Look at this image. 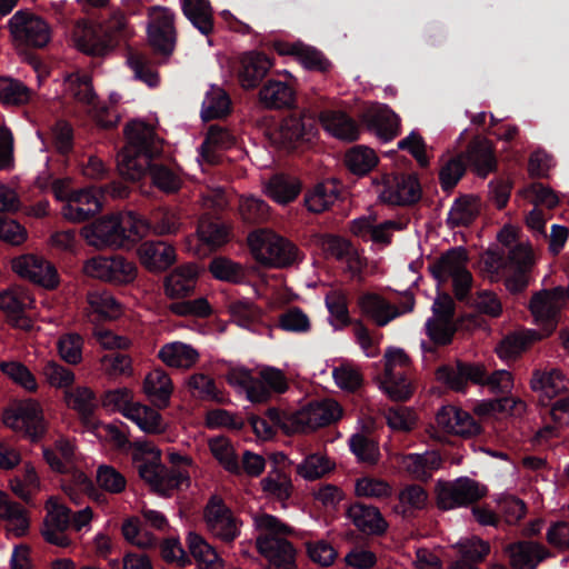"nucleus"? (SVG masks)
I'll return each mask as SVG.
<instances>
[{
	"instance_id": "2",
	"label": "nucleus",
	"mask_w": 569,
	"mask_h": 569,
	"mask_svg": "<svg viewBox=\"0 0 569 569\" xmlns=\"http://www.w3.org/2000/svg\"><path fill=\"white\" fill-rule=\"evenodd\" d=\"M252 523L257 532L258 551L277 569H291L296 550L287 537L293 533V529L266 512L253 513Z\"/></svg>"
},
{
	"instance_id": "10",
	"label": "nucleus",
	"mask_w": 569,
	"mask_h": 569,
	"mask_svg": "<svg viewBox=\"0 0 569 569\" xmlns=\"http://www.w3.org/2000/svg\"><path fill=\"white\" fill-rule=\"evenodd\" d=\"M82 271L86 276L114 284L132 282L138 274L134 262L121 256H97L84 261Z\"/></svg>"
},
{
	"instance_id": "41",
	"label": "nucleus",
	"mask_w": 569,
	"mask_h": 569,
	"mask_svg": "<svg viewBox=\"0 0 569 569\" xmlns=\"http://www.w3.org/2000/svg\"><path fill=\"white\" fill-rule=\"evenodd\" d=\"M127 419L134 422L141 431L148 435H160L167 430V423L160 412L141 402L136 403Z\"/></svg>"
},
{
	"instance_id": "24",
	"label": "nucleus",
	"mask_w": 569,
	"mask_h": 569,
	"mask_svg": "<svg viewBox=\"0 0 569 569\" xmlns=\"http://www.w3.org/2000/svg\"><path fill=\"white\" fill-rule=\"evenodd\" d=\"M237 142V136L229 129L217 124L210 126L199 148L198 161L214 163L221 152L236 147Z\"/></svg>"
},
{
	"instance_id": "39",
	"label": "nucleus",
	"mask_w": 569,
	"mask_h": 569,
	"mask_svg": "<svg viewBox=\"0 0 569 569\" xmlns=\"http://www.w3.org/2000/svg\"><path fill=\"white\" fill-rule=\"evenodd\" d=\"M347 516L365 533L378 535L387 529V522L376 507L356 503L349 507Z\"/></svg>"
},
{
	"instance_id": "28",
	"label": "nucleus",
	"mask_w": 569,
	"mask_h": 569,
	"mask_svg": "<svg viewBox=\"0 0 569 569\" xmlns=\"http://www.w3.org/2000/svg\"><path fill=\"white\" fill-rule=\"evenodd\" d=\"M505 552L513 569H536L548 557L547 549L535 541H518L508 545Z\"/></svg>"
},
{
	"instance_id": "5",
	"label": "nucleus",
	"mask_w": 569,
	"mask_h": 569,
	"mask_svg": "<svg viewBox=\"0 0 569 569\" xmlns=\"http://www.w3.org/2000/svg\"><path fill=\"white\" fill-rule=\"evenodd\" d=\"M430 272L439 282L452 281L456 297L465 299L472 286V276L467 269V251L457 247L445 252L430 267Z\"/></svg>"
},
{
	"instance_id": "25",
	"label": "nucleus",
	"mask_w": 569,
	"mask_h": 569,
	"mask_svg": "<svg viewBox=\"0 0 569 569\" xmlns=\"http://www.w3.org/2000/svg\"><path fill=\"white\" fill-rule=\"evenodd\" d=\"M124 136L129 150L147 153L161 152V139L157 136L154 127L142 120H132L124 127Z\"/></svg>"
},
{
	"instance_id": "52",
	"label": "nucleus",
	"mask_w": 569,
	"mask_h": 569,
	"mask_svg": "<svg viewBox=\"0 0 569 569\" xmlns=\"http://www.w3.org/2000/svg\"><path fill=\"white\" fill-rule=\"evenodd\" d=\"M229 111L230 99L226 91L218 86H211L202 101L201 118L206 121L218 119L227 116Z\"/></svg>"
},
{
	"instance_id": "44",
	"label": "nucleus",
	"mask_w": 569,
	"mask_h": 569,
	"mask_svg": "<svg viewBox=\"0 0 569 569\" xmlns=\"http://www.w3.org/2000/svg\"><path fill=\"white\" fill-rule=\"evenodd\" d=\"M259 100L267 108L288 107L295 100V91L287 82L269 80L260 89Z\"/></svg>"
},
{
	"instance_id": "3",
	"label": "nucleus",
	"mask_w": 569,
	"mask_h": 569,
	"mask_svg": "<svg viewBox=\"0 0 569 569\" xmlns=\"http://www.w3.org/2000/svg\"><path fill=\"white\" fill-rule=\"evenodd\" d=\"M134 461L140 477L162 497H170L177 489L189 487L187 471H168L161 465V451L149 442L136 443Z\"/></svg>"
},
{
	"instance_id": "1",
	"label": "nucleus",
	"mask_w": 569,
	"mask_h": 569,
	"mask_svg": "<svg viewBox=\"0 0 569 569\" xmlns=\"http://www.w3.org/2000/svg\"><path fill=\"white\" fill-rule=\"evenodd\" d=\"M150 226L132 211L103 216L81 228L86 242L99 250L124 248L144 237Z\"/></svg>"
},
{
	"instance_id": "55",
	"label": "nucleus",
	"mask_w": 569,
	"mask_h": 569,
	"mask_svg": "<svg viewBox=\"0 0 569 569\" xmlns=\"http://www.w3.org/2000/svg\"><path fill=\"white\" fill-rule=\"evenodd\" d=\"M335 468L332 462L325 453H311L307 456L298 466L297 473L306 480H316Z\"/></svg>"
},
{
	"instance_id": "59",
	"label": "nucleus",
	"mask_w": 569,
	"mask_h": 569,
	"mask_svg": "<svg viewBox=\"0 0 569 569\" xmlns=\"http://www.w3.org/2000/svg\"><path fill=\"white\" fill-rule=\"evenodd\" d=\"M211 274L221 281L239 283L246 277L244 268L229 258L216 257L209 263Z\"/></svg>"
},
{
	"instance_id": "20",
	"label": "nucleus",
	"mask_w": 569,
	"mask_h": 569,
	"mask_svg": "<svg viewBox=\"0 0 569 569\" xmlns=\"http://www.w3.org/2000/svg\"><path fill=\"white\" fill-rule=\"evenodd\" d=\"M272 47L278 54L292 57L308 70L326 72L331 68L330 61L321 51L302 41L290 42L283 38H278Z\"/></svg>"
},
{
	"instance_id": "31",
	"label": "nucleus",
	"mask_w": 569,
	"mask_h": 569,
	"mask_svg": "<svg viewBox=\"0 0 569 569\" xmlns=\"http://www.w3.org/2000/svg\"><path fill=\"white\" fill-rule=\"evenodd\" d=\"M199 269L194 263L176 268L164 279V293L170 299H181L191 295L196 288Z\"/></svg>"
},
{
	"instance_id": "23",
	"label": "nucleus",
	"mask_w": 569,
	"mask_h": 569,
	"mask_svg": "<svg viewBox=\"0 0 569 569\" xmlns=\"http://www.w3.org/2000/svg\"><path fill=\"white\" fill-rule=\"evenodd\" d=\"M87 316L92 321H113L123 315V306L106 289L87 292Z\"/></svg>"
},
{
	"instance_id": "54",
	"label": "nucleus",
	"mask_w": 569,
	"mask_h": 569,
	"mask_svg": "<svg viewBox=\"0 0 569 569\" xmlns=\"http://www.w3.org/2000/svg\"><path fill=\"white\" fill-rule=\"evenodd\" d=\"M64 401L70 409L76 410L83 419H88L96 408L94 393L86 386L67 389Z\"/></svg>"
},
{
	"instance_id": "49",
	"label": "nucleus",
	"mask_w": 569,
	"mask_h": 569,
	"mask_svg": "<svg viewBox=\"0 0 569 569\" xmlns=\"http://www.w3.org/2000/svg\"><path fill=\"white\" fill-rule=\"evenodd\" d=\"M208 446L211 455L224 470L233 475H239L241 472V467L234 447L228 438H211L208 441Z\"/></svg>"
},
{
	"instance_id": "17",
	"label": "nucleus",
	"mask_w": 569,
	"mask_h": 569,
	"mask_svg": "<svg viewBox=\"0 0 569 569\" xmlns=\"http://www.w3.org/2000/svg\"><path fill=\"white\" fill-rule=\"evenodd\" d=\"M12 270L21 278L27 279L44 289H54L60 278L57 268L41 256L28 253L11 260Z\"/></svg>"
},
{
	"instance_id": "43",
	"label": "nucleus",
	"mask_w": 569,
	"mask_h": 569,
	"mask_svg": "<svg viewBox=\"0 0 569 569\" xmlns=\"http://www.w3.org/2000/svg\"><path fill=\"white\" fill-rule=\"evenodd\" d=\"M300 191V181L288 176H274L264 186L266 194L280 204L293 201Z\"/></svg>"
},
{
	"instance_id": "32",
	"label": "nucleus",
	"mask_w": 569,
	"mask_h": 569,
	"mask_svg": "<svg viewBox=\"0 0 569 569\" xmlns=\"http://www.w3.org/2000/svg\"><path fill=\"white\" fill-rule=\"evenodd\" d=\"M227 381L251 402H263L268 399V389L262 381L244 367L231 368L227 373Z\"/></svg>"
},
{
	"instance_id": "12",
	"label": "nucleus",
	"mask_w": 569,
	"mask_h": 569,
	"mask_svg": "<svg viewBox=\"0 0 569 569\" xmlns=\"http://www.w3.org/2000/svg\"><path fill=\"white\" fill-rule=\"evenodd\" d=\"M378 199L391 206L415 203L421 197V187L413 174H385L376 182Z\"/></svg>"
},
{
	"instance_id": "18",
	"label": "nucleus",
	"mask_w": 569,
	"mask_h": 569,
	"mask_svg": "<svg viewBox=\"0 0 569 569\" xmlns=\"http://www.w3.org/2000/svg\"><path fill=\"white\" fill-rule=\"evenodd\" d=\"M33 307L34 299L29 290L23 287L12 286L0 291V310L16 328L31 329V320L24 313Z\"/></svg>"
},
{
	"instance_id": "26",
	"label": "nucleus",
	"mask_w": 569,
	"mask_h": 569,
	"mask_svg": "<svg viewBox=\"0 0 569 569\" xmlns=\"http://www.w3.org/2000/svg\"><path fill=\"white\" fill-rule=\"evenodd\" d=\"M273 66L272 60L262 52H246L240 58L239 81L242 88L253 89Z\"/></svg>"
},
{
	"instance_id": "4",
	"label": "nucleus",
	"mask_w": 569,
	"mask_h": 569,
	"mask_svg": "<svg viewBox=\"0 0 569 569\" xmlns=\"http://www.w3.org/2000/svg\"><path fill=\"white\" fill-rule=\"evenodd\" d=\"M248 246L254 260L270 268L291 266L298 257L297 248L270 229H258L248 236Z\"/></svg>"
},
{
	"instance_id": "6",
	"label": "nucleus",
	"mask_w": 569,
	"mask_h": 569,
	"mask_svg": "<svg viewBox=\"0 0 569 569\" xmlns=\"http://www.w3.org/2000/svg\"><path fill=\"white\" fill-rule=\"evenodd\" d=\"M317 134L315 118L309 113H299L282 119L271 132V140L280 148L291 151L310 146Z\"/></svg>"
},
{
	"instance_id": "46",
	"label": "nucleus",
	"mask_w": 569,
	"mask_h": 569,
	"mask_svg": "<svg viewBox=\"0 0 569 569\" xmlns=\"http://www.w3.org/2000/svg\"><path fill=\"white\" fill-rule=\"evenodd\" d=\"M320 121L325 130L333 137L348 141L358 138L359 130L357 124L342 112H322Z\"/></svg>"
},
{
	"instance_id": "19",
	"label": "nucleus",
	"mask_w": 569,
	"mask_h": 569,
	"mask_svg": "<svg viewBox=\"0 0 569 569\" xmlns=\"http://www.w3.org/2000/svg\"><path fill=\"white\" fill-rule=\"evenodd\" d=\"M47 515L43 520L41 533L46 541L58 547H68L71 543L66 530L70 526V509L62 505L58 498L50 497L46 503Z\"/></svg>"
},
{
	"instance_id": "36",
	"label": "nucleus",
	"mask_w": 569,
	"mask_h": 569,
	"mask_svg": "<svg viewBox=\"0 0 569 569\" xmlns=\"http://www.w3.org/2000/svg\"><path fill=\"white\" fill-rule=\"evenodd\" d=\"M399 462L415 479L427 480L441 467V457L432 450L423 453L403 455Z\"/></svg>"
},
{
	"instance_id": "15",
	"label": "nucleus",
	"mask_w": 569,
	"mask_h": 569,
	"mask_svg": "<svg viewBox=\"0 0 569 569\" xmlns=\"http://www.w3.org/2000/svg\"><path fill=\"white\" fill-rule=\"evenodd\" d=\"M102 187H89L71 191L61 207V216L69 222L81 223L102 210Z\"/></svg>"
},
{
	"instance_id": "56",
	"label": "nucleus",
	"mask_w": 569,
	"mask_h": 569,
	"mask_svg": "<svg viewBox=\"0 0 569 569\" xmlns=\"http://www.w3.org/2000/svg\"><path fill=\"white\" fill-rule=\"evenodd\" d=\"M101 403L108 411L120 412L127 418L137 402L133 401L132 390L127 387H121L106 391L102 396Z\"/></svg>"
},
{
	"instance_id": "38",
	"label": "nucleus",
	"mask_w": 569,
	"mask_h": 569,
	"mask_svg": "<svg viewBox=\"0 0 569 569\" xmlns=\"http://www.w3.org/2000/svg\"><path fill=\"white\" fill-rule=\"evenodd\" d=\"M10 36H50V26L28 9L17 11L8 21Z\"/></svg>"
},
{
	"instance_id": "61",
	"label": "nucleus",
	"mask_w": 569,
	"mask_h": 569,
	"mask_svg": "<svg viewBox=\"0 0 569 569\" xmlns=\"http://www.w3.org/2000/svg\"><path fill=\"white\" fill-rule=\"evenodd\" d=\"M149 174L153 186L166 193L177 192L182 183L180 176L173 169L156 161L150 166Z\"/></svg>"
},
{
	"instance_id": "16",
	"label": "nucleus",
	"mask_w": 569,
	"mask_h": 569,
	"mask_svg": "<svg viewBox=\"0 0 569 569\" xmlns=\"http://www.w3.org/2000/svg\"><path fill=\"white\" fill-rule=\"evenodd\" d=\"M203 517L207 529L224 542H231L240 535L241 521L218 496L209 499Z\"/></svg>"
},
{
	"instance_id": "35",
	"label": "nucleus",
	"mask_w": 569,
	"mask_h": 569,
	"mask_svg": "<svg viewBox=\"0 0 569 569\" xmlns=\"http://www.w3.org/2000/svg\"><path fill=\"white\" fill-rule=\"evenodd\" d=\"M173 391L170 376L161 368L151 370L143 380V392L159 409L167 408Z\"/></svg>"
},
{
	"instance_id": "37",
	"label": "nucleus",
	"mask_w": 569,
	"mask_h": 569,
	"mask_svg": "<svg viewBox=\"0 0 569 569\" xmlns=\"http://www.w3.org/2000/svg\"><path fill=\"white\" fill-rule=\"evenodd\" d=\"M467 159L479 177H487L497 168L493 146L485 138H476L467 150Z\"/></svg>"
},
{
	"instance_id": "27",
	"label": "nucleus",
	"mask_w": 569,
	"mask_h": 569,
	"mask_svg": "<svg viewBox=\"0 0 569 569\" xmlns=\"http://www.w3.org/2000/svg\"><path fill=\"white\" fill-rule=\"evenodd\" d=\"M452 548L459 556L452 563V569H479L478 563L482 562L490 552L489 542L476 536L461 538Z\"/></svg>"
},
{
	"instance_id": "53",
	"label": "nucleus",
	"mask_w": 569,
	"mask_h": 569,
	"mask_svg": "<svg viewBox=\"0 0 569 569\" xmlns=\"http://www.w3.org/2000/svg\"><path fill=\"white\" fill-rule=\"evenodd\" d=\"M338 196V188L333 182H322L306 194L305 203L309 211L320 213L329 209Z\"/></svg>"
},
{
	"instance_id": "62",
	"label": "nucleus",
	"mask_w": 569,
	"mask_h": 569,
	"mask_svg": "<svg viewBox=\"0 0 569 569\" xmlns=\"http://www.w3.org/2000/svg\"><path fill=\"white\" fill-rule=\"evenodd\" d=\"M127 64L132 70L134 79L153 88L160 82L158 72L150 66L149 60L140 52L129 51Z\"/></svg>"
},
{
	"instance_id": "9",
	"label": "nucleus",
	"mask_w": 569,
	"mask_h": 569,
	"mask_svg": "<svg viewBox=\"0 0 569 569\" xmlns=\"http://www.w3.org/2000/svg\"><path fill=\"white\" fill-rule=\"evenodd\" d=\"M437 505L442 510L471 505L487 495V488L468 477L453 481H438L436 487Z\"/></svg>"
},
{
	"instance_id": "33",
	"label": "nucleus",
	"mask_w": 569,
	"mask_h": 569,
	"mask_svg": "<svg viewBox=\"0 0 569 569\" xmlns=\"http://www.w3.org/2000/svg\"><path fill=\"white\" fill-rule=\"evenodd\" d=\"M530 386L538 393L539 401L546 406L568 389L567 379L559 370L535 371Z\"/></svg>"
},
{
	"instance_id": "14",
	"label": "nucleus",
	"mask_w": 569,
	"mask_h": 569,
	"mask_svg": "<svg viewBox=\"0 0 569 569\" xmlns=\"http://www.w3.org/2000/svg\"><path fill=\"white\" fill-rule=\"evenodd\" d=\"M358 307L377 326L385 327L401 315L412 311L415 299L411 295H405L402 301L395 305L376 292H363L358 298Z\"/></svg>"
},
{
	"instance_id": "13",
	"label": "nucleus",
	"mask_w": 569,
	"mask_h": 569,
	"mask_svg": "<svg viewBox=\"0 0 569 569\" xmlns=\"http://www.w3.org/2000/svg\"><path fill=\"white\" fill-rule=\"evenodd\" d=\"M66 83L70 90L68 93L78 102L88 107V112L91 113L100 127L111 128L119 122L118 114L110 112L108 108L99 104L92 88L91 78L88 74L71 73L67 76Z\"/></svg>"
},
{
	"instance_id": "48",
	"label": "nucleus",
	"mask_w": 569,
	"mask_h": 569,
	"mask_svg": "<svg viewBox=\"0 0 569 569\" xmlns=\"http://www.w3.org/2000/svg\"><path fill=\"white\" fill-rule=\"evenodd\" d=\"M33 92L22 81L0 76V103L6 106H24L31 101Z\"/></svg>"
},
{
	"instance_id": "21",
	"label": "nucleus",
	"mask_w": 569,
	"mask_h": 569,
	"mask_svg": "<svg viewBox=\"0 0 569 569\" xmlns=\"http://www.w3.org/2000/svg\"><path fill=\"white\" fill-rule=\"evenodd\" d=\"M535 259L532 249L526 244H518L509 254V268L511 273L506 277L505 286L511 293L521 292L530 281V271Z\"/></svg>"
},
{
	"instance_id": "29",
	"label": "nucleus",
	"mask_w": 569,
	"mask_h": 569,
	"mask_svg": "<svg viewBox=\"0 0 569 569\" xmlns=\"http://www.w3.org/2000/svg\"><path fill=\"white\" fill-rule=\"evenodd\" d=\"M158 357L169 368L189 370L198 363L200 352L190 343L171 341L161 346Z\"/></svg>"
},
{
	"instance_id": "40",
	"label": "nucleus",
	"mask_w": 569,
	"mask_h": 569,
	"mask_svg": "<svg viewBox=\"0 0 569 569\" xmlns=\"http://www.w3.org/2000/svg\"><path fill=\"white\" fill-rule=\"evenodd\" d=\"M368 124L377 137L385 142L392 140L400 131L399 117L387 106H378L372 109Z\"/></svg>"
},
{
	"instance_id": "57",
	"label": "nucleus",
	"mask_w": 569,
	"mask_h": 569,
	"mask_svg": "<svg viewBox=\"0 0 569 569\" xmlns=\"http://www.w3.org/2000/svg\"><path fill=\"white\" fill-rule=\"evenodd\" d=\"M398 499L399 506L396 511L406 516L423 509L428 502V493L419 485H409L400 490Z\"/></svg>"
},
{
	"instance_id": "60",
	"label": "nucleus",
	"mask_w": 569,
	"mask_h": 569,
	"mask_svg": "<svg viewBox=\"0 0 569 569\" xmlns=\"http://www.w3.org/2000/svg\"><path fill=\"white\" fill-rule=\"evenodd\" d=\"M197 234L199 239L212 247H221L229 241V228L212 221L208 218H201L198 224Z\"/></svg>"
},
{
	"instance_id": "63",
	"label": "nucleus",
	"mask_w": 569,
	"mask_h": 569,
	"mask_svg": "<svg viewBox=\"0 0 569 569\" xmlns=\"http://www.w3.org/2000/svg\"><path fill=\"white\" fill-rule=\"evenodd\" d=\"M0 370L14 383L19 385L28 391H36L38 388L37 380L33 373L19 361H2L0 363Z\"/></svg>"
},
{
	"instance_id": "64",
	"label": "nucleus",
	"mask_w": 569,
	"mask_h": 569,
	"mask_svg": "<svg viewBox=\"0 0 569 569\" xmlns=\"http://www.w3.org/2000/svg\"><path fill=\"white\" fill-rule=\"evenodd\" d=\"M10 487L16 496L29 501L33 495L40 491V480L34 468L26 465L23 475L13 478L10 481Z\"/></svg>"
},
{
	"instance_id": "11",
	"label": "nucleus",
	"mask_w": 569,
	"mask_h": 569,
	"mask_svg": "<svg viewBox=\"0 0 569 569\" xmlns=\"http://www.w3.org/2000/svg\"><path fill=\"white\" fill-rule=\"evenodd\" d=\"M3 422L31 440L39 439L46 431V421L41 405L34 399L17 402L3 413Z\"/></svg>"
},
{
	"instance_id": "22",
	"label": "nucleus",
	"mask_w": 569,
	"mask_h": 569,
	"mask_svg": "<svg viewBox=\"0 0 569 569\" xmlns=\"http://www.w3.org/2000/svg\"><path fill=\"white\" fill-rule=\"evenodd\" d=\"M127 27V18L120 10H112L107 18L80 17L74 20L72 36H116Z\"/></svg>"
},
{
	"instance_id": "8",
	"label": "nucleus",
	"mask_w": 569,
	"mask_h": 569,
	"mask_svg": "<svg viewBox=\"0 0 569 569\" xmlns=\"http://www.w3.org/2000/svg\"><path fill=\"white\" fill-rule=\"evenodd\" d=\"M569 301V284L565 290L557 287L552 290H542L536 293L530 301L532 317L540 331H537L542 338L551 335L558 325L560 310Z\"/></svg>"
},
{
	"instance_id": "51",
	"label": "nucleus",
	"mask_w": 569,
	"mask_h": 569,
	"mask_svg": "<svg viewBox=\"0 0 569 569\" xmlns=\"http://www.w3.org/2000/svg\"><path fill=\"white\" fill-rule=\"evenodd\" d=\"M542 339L535 330L510 335L506 337L496 348L497 355L502 360H510L520 355L528 346Z\"/></svg>"
},
{
	"instance_id": "7",
	"label": "nucleus",
	"mask_w": 569,
	"mask_h": 569,
	"mask_svg": "<svg viewBox=\"0 0 569 569\" xmlns=\"http://www.w3.org/2000/svg\"><path fill=\"white\" fill-rule=\"evenodd\" d=\"M342 416V408L335 399L313 401L291 413L283 423L286 432H307L331 425Z\"/></svg>"
},
{
	"instance_id": "47",
	"label": "nucleus",
	"mask_w": 569,
	"mask_h": 569,
	"mask_svg": "<svg viewBox=\"0 0 569 569\" xmlns=\"http://www.w3.org/2000/svg\"><path fill=\"white\" fill-rule=\"evenodd\" d=\"M260 485L263 493L269 498L284 501L291 496V478L287 472L279 468L269 470Z\"/></svg>"
},
{
	"instance_id": "50",
	"label": "nucleus",
	"mask_w": 569,
	"mask_h": 569,
	"mask_svg": "<svg viewBox=\"0 0 569 569\" xmlns=\"http://www.w3.org/2000/svg\"><path fill=\"white\" fill-rule=\"evenodd\" d=\"M187 541L191 555L201 566H203L202 569H218L221 567L223 560L203 537L196 532H189Z\"/></svg>"
},
{
	"instance_id": "30",
	"label": "nucleus",
	"mask_w": 569,
	"mask_h": 569,
	"mask_svg": "<svg viewBox=\"0 0 569 569\" xmlns=\"http://www.w3.org/2000/svg\"><path fill=\"white\" fill-rule=\"evenodd\" d=\"M141 263L152 272L168 269L176 261L174 248L164 241H146L139 249Z\"/></svg>"
},
{
	"instance_id": "34",
	"label": "nucleus",
	"mask_w": 569,
	"mask_h": 569,
	"mask_svg": "<svg viewBox=\"0 0 569 569\" xmlns=\"http://www.w3.org/2000/svg\"><path fill=\"white\" fill-rule=\"evenodd\" d=\"M159 153H147L138 150L123 149L118 154V171L119 173L131 181L140 180L147 172H150V166L153 164V158Z\"/></svg>"
},
{
	"instance_id": "45",
	"label": "nucleus",
	"mask_w": 569,
	"mask_h": 569,
	"mask_svg": "<svg viewBox=\"0 0 569 569\" xmlns=\"http://www.w3.org/2000/svg\"><path fill=\"white\" fill-rule=\"evenodd\" d=\"M182 12L203 36L212 32V9L208 0H183Z\"/></svg>"
},
{
	"instance_id": "58",
	"label": "nucleus",
	"mask_w": 569,
	"mask_h": 569,
	"mask_svg": "<svg viewBox=\"0 0 569 569\" xmlns=\"http://www.w3.org/2000/svg\"><path fill=\"white\" fill-rule=\"evenodd\" d=\"M345 162L351 172L362 176L377 164L378 158L372 149L357 146L346 153Z\"/></svg>"
},
{
	"instance_id": "42",
	"label": "nucleus",
	"mask_w": 569,
	"mask_h": 569,
	"mask_svg": "<svg viewBox=\"0 0 569 569\" xmlns=\"http://www.w3.org/2000/svg\"><path fill=\"white\" fill-rule=\"evenodd\" d=\"M481 202L473 194L456 199L449 210L447 223L451 227L468 226L480 213Z\"/></svg>"
}]
</instances>
